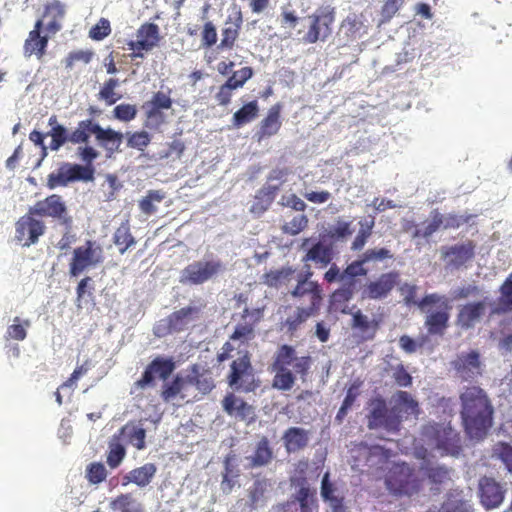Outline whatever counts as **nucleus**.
<instances>
[{"label":"nucleus","instance_id":"nucleus-25","mask_svg":"<svg viewBox=\"0 0 512 512\" xmlns=\"http://www.w3.org/2000/svg\"><path fill=\"white\" fill-rule=\"evenodd\" d=\"M223 410L232 417L241 421L252 423L256 420L255 408L237 397L234 393H227L222 400Z\"/></svg>","mask_w":512,"mask_h":512},{"label":"nucleus","instance_id":"nucleus-11","mask_svg":"<svg viewBox=\"0 0 512 512\" xmlns=\"http://www.w3.org/2000/svg\"><path fill=\"white\" fill-rule=\"evenodd\" d=\"M368 428H383L388 432H397L402 423V416L394 407H387L386 401L379 397L371 401V409L367 415Z\"/></svg>","mask_w":512,"mask_h":512},{"label":"nucleus","instance_id":"nucleus-26","mask_svg":"<svg viewBox=\"0 0 512 512\" xmlns=\"http://www.w3.org/2000/svg\"><path fill=\"white\" fill-rule=\"evenodd\" d=\"M282 104L276 103L268 110L267 115L262 119L259 129L255 134L258 142L276 135L282 126L281 121Z\"/></svg>","mask_w":512,"mask_h":512},{"label":"nucleus","instance_id":"nucleus-13","mask_svg":"<svg viewBox=\"0 0 512 512\" xmlns=\"http://www.w3.org/2000/svg\"><path fill=\"white\" fill-rule=\"evenodd\" d=\"M36 214L28 212L21 216L15 223L14 240L22 247H30L38 243L46 231L45 223L35 218Z\"/></svg>","mask_w":512,"mask_h":512},{"label":"nucleus","instance_id":"nucleus-1","mask_svg":"<svg viewBox=\"0 0 512 512\" xmlns=\"http://www.w3.org/2000/svg\"><path fill=\"white\" fill-rule=\"evenodd\" d=\"M393 258L387 248L368 249L356 260L349 263L342 271L333 263L324 273V280L331 284L339 282L340 286L334 290L329 298V309L332 312L348 314L349 302L357 292H361V299L383 300L386 299L399 281V273L390 271L382 273L374 280H369L364 285L360 277H366L368 269L365 264L372 261H382Z\"/></svg>","mask_w":512,"mask_h":512},{"label":"nucleus","instance_id":"nucleus-3","mask_svg":"<svg viewBox=\"0 0 512 512\" xmlns=\"http://www.w3.org/2000/svg\"><path fill=\"white\" fill-rule=\"evenodd\" d=\"M313 359L310 355L298 356L292 345L282 344L275 351L269 371L274 374L272 387L279 391L291 390L297 376L303 381L310 373Z\"/></svg>","mask_w":512,"mask_h":512},{"label":"nucleus","instance_id":"nucleus-48","mask_svg":"<svg viewBox=\"0 0 512 512\" xmlns=\"http://www.w3.org/2000/svg\"><path fill=\"white\" fill-rule=\"evenodd\" d=\"M359 224L360 229L351 244V250L353 251L362 250L365 244L367 243V240L372 235L374 219H371L370 221H365V223L359 222Z\"/></svg>","mask_w":512,"mask_h":512},{"label":"nucleus","instance_id":"nucleus-60","mask_svg":"<svg viewBox=\"0 0 512 512\" xmlns=\"http://www.w3.org/2000/svg\"><path fill=\"white\" fill-rule=\"evenodd\" d=\"M87 478L91 483L98 484L106 478V468L101 463H92L87 468Z\"/></svg>","mask_w":512,"mask_h":512},{"label":"nucleus","instance_id":"nucleus-20","mask_svg":"<svg viewBox=\"0 0 512 512\" xmlns=\"http://www.w3.org/2000/svg\"><path fill=\"white\" fill-rule=\"evenodd\" d=\"M476 255V243L466 240L451 246H445L441 250V256L447 267L460 269L471 262Z\"/></svg>","mask_w":512,"mask_h":512},{"label":"nucleus","instance_id":"nucleus-5","mask_svg":"<svg viewBox=\"0 0 512 512\" xmlns=\"http://www.w3.org/2000/svg\"><path fill=\"white\" fill-rule=\"evenodd\" d=\"M421 441L439 451L441 456H458L462 451L459 433L449 424L428 422L420 433Z\"/></svg>","mask_w":512,"mask_h":512},{"label":"nucleus","instance_id":"nucleus-19","mask_svg":"<svg viewBox=\"0 0 512 512\" xmlns=\"http://www.w3.org/2000/svg\"><path fill=\"white\" fill-rule=\"evenodd\" d=\"M264 317V307L262 308H244L241 313V320L235 326L230 340L240 341L241 344H247L255 338V328Z\"/></svg>","mask_w":512,"mask_h":512},{"label":"nucleus","instance_id":"nucleus-43","mask_svg":"<svg viewBox=\"0 0 512 512\" xmlns=\"http://www.w3.org/2000/svg\"><path fill=\"white\" fill-rule=\"evenodd\" d=\"M94 135L107 150H117L121 144L122 135L120 133L112 129H103L98 124L94 126Z\"/></svg>","mask_w":512,"mask_h":512},{"label":"nucleus","instance_id":"nucleus-31","mask_svg":"<svg viewBox=\"0 0 512 512\" xmlns=\"http://www.w3.org/2000/svg\"><path fill=\"white\" fill-rule=\"evenodd\" d=\"M200 308L197 306L183 307L168 316V328L173 332L185 330L188 325L199 317Z\"/></svg>","mask_w":512,"mask_h":512},{"label":"nucleus","instance_id":"nucleus-6","mask_svg":"<svg viewBox=\"0 0 512 512\" xmlns=\"http://www.w3.org/2000/svg\"><path fill=\"white\" fill-rule=\"evenodd\" d=\"M421 311L427 312L424 326L431 336H443L449 327L450 300L438 293L426 294L418 303Z\"/></svg>","mask_w":512,"mask_h":512},{"label":"nucleus","instance_id":"nucleus-32","mask_svg":"<svg viewBox=\"0 0 512 512\" xmlns=\"http://www.w3.org/2000/svg\"><path fill=\"white\" fill-rule=\"evenodd\" d=\"M64 14L65 7L58 1L47 6L44 19H41L43 21L42 33L48 35V38L56 34L61 29L60 21Z\"/></svg>","mask_w":512,"mask_h":512},{"label":"nucleus","instance_id":"nucleus-28","mask_svg":"<svg viewBox=\"0 0 512 512\" xmlns=\"http://www.w3.org/2000/svg\"><path fill=\"white\" fill-rule=\"evenodd\" d=\"M380 324L381 319H369L361 310H357L352 314L351 327L359 332L362 340H373L380 328Z\"/></svg>","mask_w":512,"mask_h":512},{"label":"nucleus","instance_id":"nucleus-40","mask_svg":"<svg viewBox=\"0 0 512 512\" xmlns=\"http://www.w3.org/2000/svg\"><path fill=\"white\" fill-rule=\"evenodd\" d=\"M295 274V270L292 267H282L277 270H270L262 276V282L274 288H279L283 285H287L291 282Z\"/></svg>","mask_w":512,"mask_h":512},{"label":"nucleus","instance_id":"nucleus-61","mask_svg":"<svg viewBox=\"0 0 512 512\" xmlns=\"http://www.w3.org/2000/svg\"><path fill=\"white\" fill-rule=\"evenodd\" d=\"M392 377L395 383L400 387H409L412 385V376L403 364H398L394 368Z\"/></svg>","mask_w":512,"mask_h":512},{"label":"nucleus","instance_id":"nucleus-64","mask_svg":"<svg viewBox=\"0 0 512 512\" xmlns=\"http://www.w3.org/2000/svg\"><path fill=\"white\" fill-rule=\"evenodd\" d=\"M440 512H468L466 503L459 499L448 498L441 506Z\"/></svg>","mask_w":512,"mask_h":512},{"label":"nucleus","instance_id":"nucleus-59","mask_svg":"<svg viewBox=\"0 0 512 512\" xmlns=\"http://www.w3.org/2000/svg\"><path fill=\"white\" fill-rule=\"evenodd\" d=\"M111 32L110 23L107 19L101 18L90 31L89 36L96 41L103 40Z\"/></svg>","mask_w":512,"mask_h":512},{"label":"nucleus","instance_id":"nucleus-22","mask_svg":"<svg viewBox=\"0 0 512 512\" xmlns=\"http://www.w3.org/2000/svg\"><path fill=\"white\" fill-rule=\"evenodd\" d=\"M478 489L480 502L486 509H494L502 504L505 489L494 478L482 477L479 480Z\"/></svg>","mask_w":512,"mask_h":512},{"label":"nucleus","instance_id":"nucleus-15","mask_svg":"<svg viewBox=\"0 0 512 512\" xmlns=\"http://www.w3.org/2000/svg\"><path fill=\"white\" fill-rule=\"evenodd\" d=\"M93 178V167L63 163L55 172L48 175L47 186L55 189L59 186H67L70 182L91 181Z\"/></svg>","mask_w":512,"mask_h":512},{"label":"nucleus","instance_id":"nucleus-21","mask_svg":"<svg viewBox=\"0 0 512 512\" xmlns=\"http://www.w3.org/2000/svg\"><path fill=\"white\" fill-rule=\"evenodd\" d=\"M489 305L488 297L461 305L455 319L456 326L462 330L473 329L485 316Z\"/></svg>","mask_w":512,"mask_h":512},{"label":"nucleus","instance_id":"nucleus-17","mask_svg":"<svg viewBox=\"0 0 512 512\" xmlns=\"http://www.w3.org/2000/svg\"><path fill=\"white\" fill-rule=\"evenodd\" d=\"M31 213H35L39 217H50L56 219L64 227L72 226V217L68 214L67 206L62 197L53 194L44 200L37 201L33 206L29 207Z\"/></svg>","mask_w":512,"mask_h":512},{"label":"nucleus","instance_id":"nucleus-39","mask_svg":"<svg viewBox=\"0 0 512 512\" xmlns=\"http://www.w3.org/2000/svg\"><path fill=\"white\" fill-rule=\"evenodd\" d=\"M188 386L187 377L177 375L171 382H165L162 385L160 396L164 402H170L176 397L184 399L186 397L183 391Z\"/></svg>","mask_w":512,"mask_h":512},{"label":"nucleus","instance_id":"nucleus-51","mask_svg":"<svg viewBox=\"0 0 512 512\" xmlns=\"http://www.w3.org/2000/svg\"><path fill=\"white\" fill-rule=\"evenodd\" d=\"M492 455L501 460L506 469L512 473V445L498 442L493 446Z\"/></svg>","mask_w":512,"mask_h":512},{"label":"nucleus","instance_id":"nucleus-49","mask_svg":"<svg viewBox=\"0 0 512 512\" xmlns=\"http://www.w3.org/2000/svg\"><path fill=\"white\" fill-rule=\"evenodd\" d=\"M270 486L269 481L266 478L256 479L253 485L249 488V500L252 508H256L259 501H261Z\"/></svg>","mask_w":512,"mask_h":512},{"label":"nucleus","instance_id":"nucleus-45","mask_svg":"<svg viewBox=\"0 0 512 512\" xmlns=\"http://www.w3.org/2000/svg\"><path fill=\"white\" fill-rule=\"evenodd\" d=\"M94 126L97 124L90 119L80 121L77 128L69 133V142L72 144L87 143L90 135L94 134Z\"/></svg>","mask_w":512,"mask_h":512},{"label":"nucleus","instance_id":"nucleus-37","mask_svg":"<svg viewBox=\"0 0 512 512\" xmlns=\"http://www.w3.org/2000/svg\"><path fill=\"white\" fill-rule=\"evenodd\" d=\"M500 296L490 315H501L512 311V275H509L499 288Z\"/></svg>","mask_w":512,"mask_h":512},{"label":"nucleus","instance_id":"nucleus-27","mask_svg":"<svg viewBox=\"0 0 512 512\" xmlns=\"http://www.w3.org/2000/svg\"><path fill=\"white\" fill-rule=\"evenodd\" d=\"M43 21L38 20L32 31H30L28 38L24 43V56L31 57L35 55L37 59H41L44 55L47 44L48 35L42 33Z\"/></svg>","mask_w":512,"mask_h":512},{"label":"nucleus","instance_id":"nucleus-29","mask_svg":"<svg viewBox=\"0 0 512 512\" xmlns=\"http://www.w3.org/2000/svg\"><path fill=\"white\" fill-rule=\"evenodd\" d=\"M274 459V451L267 436H262L256 443L253 454L247 457L248 468H260L269 465Z\"/></svg>","mask_w":512,"mask_h":512},{"label":"nucleus","instance_id":"nucleus-62","mask_svg":"<svg viewBox=\"0 0 512 512\" xmlns=\"http://www.w3.org/2000/svg\"><path fill=\"white\" fill-rule=\"evenodd\" d=\"M301 512H313V499L308 487H301L296 496Z\"/></svg>","mask_w":512,"mask_h":512},{"label":"nucleus","instance_id":"nucleus-57","mask_svg":"<svg viewBox=\"0 0 512 512\" xmlns=\"http://www.w3.org/2000/svg\"><path fill=\"white\" fill-rule=\"evenodd\" d=\"M426 474L429 480L435 484H446L451 480L450 470L445 466L429 467Z\"/></svg>","mask_w":512,"mask_h":512},{"label":"nucleus","instance_id":"nucleus-50","mask_svg":"<svg viewBox=\"0 0 512 512\" xmlns=\"http://www.w3.org/2000/svg\"><path fill=\"white\" fill-rule=\"evenodd\" d=\"M164 194L159 191H148L147 195L139 202L141 211L146 215L154 214L157 211L156 203L162 202Z\"/></svg>","mask_w":512,"mask_h":512},{"label":"nucleus","instance_id":"nucleus-12","mask_svg":"<svg viewBox=\"0 0 512 512\" xmlns=\"http://www.w3.org/2000/svg\"><path fill=\"white\" fill-rule=\"evenodd\" d=\"M103 262V250L93 241H87L85 245L74 249L73 257L69 264L71 277H78L83 272L95 268Z\"/></svg>","mask_w":512,"mask_h":512},{"label":"nucleus","instance_id":"nucleus-35","mask_svg":"<svg viewBox=\"0 0 512 512\" xmlns=\"http://www.w3.org/2000/svg\"><path fill=\"white\" fill-rule=\"evenodd\" d=\"M280 190V185H273L266 183L260 188L255 195L254 202L251 206V212L254 214L261 215L273 203L278 191Z\"/></svg>","mask_w":512,"mask_h":512},{"label":"nucleus","instance_id":"nucleus-36","mask_svg":"<svg viewBox=\"0 0 512 512\" xmlns=\"http://www.w3.org/2000/svg\"><path fill=\"white\" fill-rule=\"evenodd\" d=\"M334 257L332 245H325L321 241L315 243L303 257V261H311L319 264L321 267H326L331 263Z\"/></svg>","mask_w":512,"mask_h":512},{"label":"nucleus","instance_id":"nucleus-52","mask_svg":"<svg viewBox=\"0 0 512 512\" xmlns=\"http://www.w3.org/2000/svg\"><path fill=\"white\" fill-rule=\"evenodd\" d=\"M475 218L473 214H447L446 216L441 214L442 228L443 229H457L464 224L470 223Z\"/></svg>","mask_w":512,"mask_h":512},{"label":"nucleus","instance_id":"nucleus-10","mask_svg":"<svg viewBox=\"0 0 512 512\" xmlns=\"http://www.w3.org/2000/svg\"><path fill=\"white\" fill-rule=\"evenodd\" d=\"M225 266L219 259L194 261L181 272L182 284L201 285L223 273Z\"/></svg>","mask_w":512,"mask_h":512},{"label":"nucleus","instance_id":"nucleus-7","mask_svg":"<svg viewBox=\"0 0 512 512\" xmlns=\"http://www.w3.org/2000/svg\"><path fill=\"white\" fill-rule=\"evenodd\" d=\"M308 29L301 36L304 44H315L327 41L333 33V25L336 20L335 7L330 5L318 7L312 14L306 17Z\"/></svg>","mask_w":512,"mask_h":512},{"label":"nucleus","instance_id":"nucleus-18","mask_svg":"<svg viewBox=\"0 0 512 512\" xmlns=\"http://www.w3.org/2000/svg\"><path fill=\"white\" fill-rule=\"evenodd\" d=\"M450 365L462 381H472L483 374V363L477 350L457 354Z\"/></svg>","mask_w":512,"mask_h":512},{"label":"nucleus","instance_id":"nucleus-55","mask_svg":"<svg viewBox=\"0 0 512 512\" xmlns=\"http://www.w3.org/2000/svg\"><path fill=\"white\" fill-rule=\"evenodd\" d=\"M440 228H442V220H441V213H439L437 210H435L432 213V220L430 223H428L423 230L421 229H415V231L412 234L413 238H429L432 234H434L436 231H438Z\"/></svg>","mask_w":512,"mask_h":512},{"label":"nucleus","instance_id":"nucleus-23","mask_svg":"<svg viewBox=\"0 0 512 512\" xmlns=\"http://www.w3.org/2000/svg\"><path fill=\"white\" fill-rule=\"evenodd\" d=\"M176 368L172 358L158 356L146 367L138 384L142 387L151 384L155 379L166 381Z\"/></svg>","mask_w":512,"mask_h":512},{"label":"nucleus","instance_id":"nucleus-14","mask_svg":"<svg viewBox=\"0 0 512 512\" xmlns=\"http://www.w3.org/2000/svg\"><path fill=\"white\" fill-rule=\"evenodd\" d=\"M387 488L395 495H412L419 490V481L406 464L394 465L386 478Z\"/></svg>","mask_w":512,"mask_h":512},{"label":"nucleus","instance_id":"nucleus-54","mask_svg":"<svg viewBox=\"0 0 512 512\" xmlns=\"http://www.w3.org/2000/svg\"><path fill=\"white\" fill-rule=\"evenodd\" d=\"M253 74V69L246 66L237 71H234L225 83L234 89H239L242 88L250 78H252Z\"/></svg>","mask_w":512,"mask_h":512},{"label":"nucleus","instance_id":"nucleus-42","mask_svg":"<svg viewBox=\"0 0 512 512\" xmlns=\"http://www.w3.org/2000/svg\"><path fill=\"white\" fill-rule=\"evenodd\" d=\"M188 385H194L202 394H208L215 388L214 380L209 372L199 373L197 366L193 367V374L186 376Z\"/></svg>","mask_w":512,"mask_h":512},{"label":"nucleus","instance_id":"nucleus-44","mask_svg":"<svg viewBox=\"0 0 512 512\" xmlns=\"http://www.w3.org/2000/svg\"><path fill=\"white\" fill-rule=\"evenodd\" d=\"M156 471L157 468L155 464L146 463L143 466L130 471V482L141 487L147 486L155 476Z\"/></svg>","mask_w":512,"mask_h":512},{"label":"nucleus","instance_id":"nucleus-16","mask_svg":"<svg viewBox=\"0 0 512 512\" xmlns=\"http://www.w3.org/2000/svg\"><path fill=\"white\" fill-rule=\"evenodd\" d=\"M173 100L171 98V90L167 92L158 91L154 93L150 100L142 105V109L146 116V126L152 129H158L166 122L165 110L172 108Z\"/></svg>","mask_w":512,"mask_h":512},{"label":"nucleus","instance_id":"nucleus-38","mask_svg":"<svg viewBox=\"0 0 512 512\" xmlns=\"http://www.w3.org/2000/svg\"><path fill=\"white\" fill-rule=\"evenodd\" d=\"M393 407L399 415L418 416L420 413L418 402L406 391H397L393 396Z\"/></svg>","mask_w":512,"mask_h":512},{"label":"nucleus","instance_id":"nucleus-53","mask_svg":"<svg viewBox=\"0 0 512 512\" xmlns=\"http://www.w3.org/2000/svg\"><path fill=\"white\" fill-rule=\"evenodd\" d=\"M51 136L50 149L58 151L66 142H69V132L63 125H57L47 133Z\"/></svg>","mask_w":512,"mask_h":512},{"label":"nucleus","instance_id":"nucleus-41","mask_svg":"<svg viewBox=\"0 0 512 512\" xmlns=\"http://www.w3.org/2000/svg\"><path fill=\"white\" fill-rule=\"evenodd\" d=\"M259 114V105L257 100H252L237 110L232 117V125L240 128L257 118Z\"/></svg>","mask_w":512,"mask_h":512},{"label":"nucleus","instance_id":"nucleus-63","mask_svg":"<svg viewBox=\"0 0 512 512\" xmlns=\"http://www.w3.org/2000/svg\"><path fill=\"white\" fill-rule=\"evenodd\" d=\"M280 204L284 207H289L295 211L303 212L306 210L307 205L296 194L283 195Z\"/></svg>","mask_w":512,"mask_h":512},{"label":"nucleus","instance_id":"nucleus-9","mask_svg":"<svg viewBox=\"0 0 512 512\" xmlns=\"http://www.w3.org/2000/svg\"><path fill=\"white\" fill-rule=\"evenodd\" d=\"M353 459V468L364 469L367 471L383 470L391 457V451L380 445H372L361 442L351 450Z\"/></svg>","mask_w":512,"mask_h":512},{"label":"nucleus","instance_id":"nucleus-2","mask_svg":"<svg viewBox=\"0 0 512 512\" xmlns=\"http://www.w3.org/2000/svg\"><path fill=\"white\" fill-rule=\"evenodd\" d=\"M459 398L466 433L472 439H483L492 426L494 413L487 393L479 386H468Z\"/></svg>","mask_w":512,"mask_h":512},{"label":"nucleus","instance_id":"nucleus-33","mask_svg":"<svg viewBox=\"0 0 512 512\" xmlns=\"http://www.w3.org/2000/svg\"><path fill=\"white\" fill-rule=\"evenodd\" d=\"M321 497L329 503L332 512H347L344 497L338 493V488L329 480L328 472L322 477Z\"/></svg>","mask_w":512,"mask_h":512},{"label":"nucleus","instance_id":"nucleus-47","mask_svg":"<svg viewBox=\"0 0 512 512\" xmlns=\"http://www.w3.org/2000/svg\"><path fill=\"white\" fill-rule=\"evenodd\" d=\"M119 438L120 436L114 435L109 442L107 463L111 468L117 467L123 460L126 453L125 446L120 443Z\"/></svg>","mask_w":512,"mask_h":512},{"label":"nucleus","instance_id":"nucleus-30","mask_svg":"<svg viewBox=\"0 0 512 512\" xmlns=\"http://www.w3.org/2000/svg\"><path fill=\"white\" fill-rule=\"evenodd\" d=\"M243 23V17L241 11L235 14V17H228L225 21L224 28L221 31L222 39L218 45V49H232L239 37L241 26Z\"/></svg>","mask_w":512,"mask_h":512},{"label":"nucleus","instance_id":"nucleus-24","mask_svg":"<svg viewBox=\"0 0 512 512\" xmlns=\"http://www.w3.org/2000/svg\"><path fill=\"white\" fill-rule=\"evenodd\" d=\"M160 29L155 23H144L137 31V40L130 41V50L133 55L140 56L142 51H150L160 41Z\"/></svg>","mask_w":512,"mask_h":512},{"label":"nucleus","instance_id":"nucleus-34","mask_svg":"<svg viewBox=\"0 0 512 512\" xmlns=\"http://www.w3.org/2000/svg\"><path fill=\"white\" fill-rule=\"evenodd\" d=\"M283 442L288 453L304 449L309 442V431L301 427H290L283 434Z\"/></svg>","mask_w":512,"mask_h":512},{"label":"nucleus","instance_id":"nucleus-56","mask_svg":"<svg viewBox=\"0 0 512 512\" xmlns=\"http://www.w3.org/2000/svg\"><path fill=\"white\" fill-rule=\"evenodd\" d=\"M308 226V217L304 214L294 216L289 222L282 226L285 234L297 235Z\"/></svg>","mask_w":512,"mask_h":512},{"label":"nucleus","instance_id":"nucleus-46","mask_svg":"<svg viewBox=\"0 0 512 512\" xmlns=\"http://www.w3.org/2000/svg\"><path fill=\"white\" fill-rule=\"evenodd\" d=\"M30 325V320L14 317L12 324L7 327L5 337L17 341H23L27 336V329L30 327Z\"/></svg>","mask_w":512,"mask_h":512},{"label":"nucleus","instance_id":"nucleus-58","mask_svg":"<svg viewBox=\"0 0 512 512\" xmlns=\"http://www.w3.org/2000/svg\"><path fill=\"white\" fill-rule=\"evenodd\" d=\"M217 42V30L212 21H207L201 32V45L203 48H210Z\"/></svg>","mask_w":512,"mask_h":512},{"label":"nucleus","instance_id":"nucleus-4","mask_svg":"<svg viewBox=\"0 0 512 512\" xmlns=\"http://www.w3.org/2000/svg\"><path fill=\"white\" fill-rule=\"evenodd\" d=\"M311 276V271L299 274L297 284L290 292L291 296H309V304L307 306H297L280 323L281 330H284L291 337L295 335L303 323L319 313L322 305L323 290L316 281L309 280Z\"/></svg>","mask_w":512,"mask_h":512},{"label":"nucleus","instance_id":"nucleus-8","mask_svg":"<svg viewBox=\"0 0 512 512\" xmlns=\"http://www.w3.org/2000/svg\"><path fill=\"white\" fill-rule=\"evenodd\" d=\"M227 382L234 390L245 393L254 392L260 386L248 351L231 362Z\"/></svg>","mask_w":512,"mask_h":512}]
</instances>
